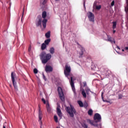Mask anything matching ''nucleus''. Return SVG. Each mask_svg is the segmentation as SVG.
Segmentation results:
<instances>
[{
  "label": "nucleus",
  "instance_id": "23",
  "mask_svg": "<svg viewBox=\"0 0 128 128\" xmlns=\"http://www.w3.org/2000/svg\"><path fill=\"white\" fill-rule=\"evenodd\" d=\"M87 122H88L89 124H91L92 126L94 125V121L90 120V119H88L87 120Z\"/></svg>",
  "mask_w": 128,
  "mask_h": 128
},
{
  "label": "nucleus",
  "instance_id": "25",
  "mask_svg": "<svg viewBox=\"0 0 128 128\" xmlns=\"http://www.w3.org/2000/svg\"><path fill=\"white\" fill-rule=\"evenodd\" d=\"M82 94L84 98H86V93L84 92V90H83L82 92Z\"/></svg>",
  "mask_w": 128,
  "mask_h": 128
},
{
  "label": "nucleus",
  "instance_id": "15",
  "mask_svg": "<svg viewBox=\"0 0 128 128\" xmlns=\"http://www.w3.org/2000/svg\"><path fill=\"white\" fill-rule=\"evenodd\" d=\"M46 108L48 112H52V108H50V104H46Z\"/></svg>",
  "mask_w": 128,
  "mask_h": 128
},
{
  "label": "nucleus",
  "instance_id": "19",
  "mask_svg": "<svg viewBox=\"0 0 128 128\" xmlns=\"http://www.w3.org/2000/svg\"><path fill=\"white\" fill-rule=\"evenodd\" d=\"M45 36L47 38H50V32L48 31V32H46Z\"/></svg>",
  "mask_w": 128,
  "mask_h": 128
},
{
  "label": "nucleus",
  "instance_id": "48",
  "mask_svg": "<svg viewBox=\"0 0 128 128\" xmlns=\"http://www.w3.org/2000/svg\"><path fill=\"white\" fill-rule=\"evenodd\" d=\"M23 14H24V10H23Z\"/></svg>",
  "mask_w": 128,
  "mask_h": 128
},
{
  "label": "nucleus",
  "instance_id": "12",
  "mask_svg": "<svg viewBox=\"0 0 128 128\" xmlns=\"http://www.w3.org/2000/svg\"><path fill=\"white\" fill-rule=\"evenodd\" d=\"M45 70L46 72H52V68L50 66L46 65L45 67Z\"/></svg>",
  "mask_w": 128,
  "mask_h": 128
},
{
  "label": "nucleus",
  "instance_id": "43",
  "mask_svg": "<svg viewBox=\"0 0 128 128\" xmlns=\"http://www.w3.org/2000/svg\"><path fill=\"white\" fill-rule=\"evenodd\" d=\"M126 12H128V8H127V9H126Z\"/></svg>",
  "mask_w": 128,
  "mask_h": 128
},
{
  "label": "nucleus",
  "instance_id": "46",
  "mask_svg": "<svg viewBox=\"0 0 128 128\" xmlns=\"http://www.w3.org/2000/svg\"><path fill=\"white\" fill-rule=\"evenodd\" d=\"M77 44H78V46H80V44H78V43H77Z\"/></svg>",
  "mask_w": 128,
  "mask_h": 128
},
{
  "label": "nucleus",
  "instance_id": "31",
  "mask_svg": "<svg viewBox=\"0 0 128 128\" xmlns=\"http://www.w3.org/2000/svg\"><path fill=\"white\" fill-rule=\"evenodd\" d=\"M122 98V94H120L118 95V98L119 100H120V98Z\"/></svg>",
  "mask_w": 128,
  "mask_h": 128
},
{
  "label": "nucleus",
  "instance_id": "2",
  "mask_svg": "<svg viewBox=\"0 0 128 128\" xmlns=\"http://www.w3.org/2000/svg\"><path fill=\"white\" fill-rule=\"evenodd\" d=\"M36 26H42V22L43 26V28H46V22H48V20L42 18V16H38L36 20Z\"/></svg>",
  "mask_w": 128,
  "mask_h": 128
},
{
  "label": "nucleus",
  "instance_id": "18",
  "mask_svg": "<svg viewBox=\"0 0 128 128\" xmlns=\"http://www.w3.org/2000/svg\"><path fill=\"white\" fill-rule=\"evenodd\" d=\"M50 52L51 54H54V47L50 48Z\"/></svg>",
  "mask_w": 128,
  "mask_h": 128
},
{
  "label": "nucleus",
  "instance_id": "35",
  "mask_svg": "<svg viewBox=\"0 0 128 128\" xmlns=\"http://www.w3.org/2000/svg\"><path fill=\"white\" fill-rule=\"evenodd\" d=\"M114 6V1L113 0L112 3H111V6Z\"/></svg>",
  "mask_w": 128,
  "mask_h": 128
},
{
  "label": "nucleus",
  "instance_id": "40",
  "mask_svg": "<svg viewBox=\"0 0 128 128\" xmlns=\"http://www.w3.org/2000/svg\"><path fill=\"white\" fill-rule=\"evenodd\" d=\"M125 50H128V47L125 48Z\"/></svg>",
  "mask_w": 128,
  "mask_h": 128
},
{
  "label": "nucleus",
  "instance_id": "44",
  "mask_svg": "<svg viewBox=\"0 0 128 128\" xmlns=\"http://www.w3.org/2000/svg\"><path fill=\"white\" fill-rule=\"evenodd\" d=\"M113 33H114V34H115V33H116V30H113Z\"/></svg>",
  "mask_w": 128,
  "mask_h": 128
},
{
  "label": "nucleus",
  "instance_id": "24",
  "mask_svg": "<svg viewBox=\"0 0 128 128\" xmlns=\"http://www.w3.org/2000/svg\"><path fill=\"white\" fill-rule=\"evenodd\" d=\"M50 42V39H47L44 41V44H48Z\"/></svg>",
  "mask_w": 128,
  "mask_h": 128
},
{
  "label": "nucleus",
  "instance_id": "33",
  "mask_svg": "<svg viewBox=\"0 0 128 128\" xmlns=\"http://www.w3.org/2000/svg\"><path fill=\"white\" fill-rule=\"evenodd\" d=\"M90 92V89L86 90V92L87 94H88V92Z\"/></svg>",
  "mask_w": 128,
  "mask_h": 128
},
{
  "label": "nucleus",
  "instance_id": "32",
  "mask_svg": "<svg viewBox=\"0 0 128 128\" xmlns=\"http://www.w3.org/2000/svg\"><path fill=\"white\" fill-rule=\"evenodd\" d=\"M83 127L84 128H88V124H83Z\"/></svg>",
  "mask_w": 128,
  "mask_h": 128
},
{
  "label": "nucleus",
  "instance_id": "34",
  "mask_svg": "<svg viewBox=\"0 0 128 128\" xmlns=\"http://www.w3.org/2000/svg\"><path fill=\"white\" fill-rule=\"evenodd\" d=\"M42 102H44V104H46V100H44V98H42Z\"/></svg>",
  "mask_w": 128,
  "mask_h": 128
},
{
  "label": "nucleus",
  "instance_id": "1",
  "mask_svg": "<svg viewBox=\"0 0 128 128\" xmlns=\"http://www.w3.org/2000/svg\"><path fill=\"white\" fill-rule=\"evenodd\" d=\"M40 57L42 64H46L52 58V54H46V52H42L40 54Z\"/></svg>",
  "mask_w": 128,
  "mask_h": 128
},
{
  "label": "nucleus",
  "instance_id": "22",
  "mask_svg": "<svg viewBox=\"0 0 128 128\" xmlns=\"http://www.w3.org/2000/svg\"><path fill=\"white\" fill-rule=\"evenodd\" d=\"M112 28L113 30H114V28H116V22H112Z\"/></svg>",
  "mask_w": 128,
  "mask_h": 128
},
{
  "label": "nucleus",
  "instance_id": "37",
  "mask_svg": "<svg viewBox=\"0 0 128 128\" xmlns=\"http://www.w3.org/2000/svg\"><path fill=\"white\" fill-rule=\"evenodd\" d=\"M83 84H84V86H86V82H83Z\"/></svg>",
  "mask_w": 128,
  "mask_h": 128
},
{
  "label": "nucleus",
  "instance_id": "41",
  "mask_svg": "<svg viewBox=\"0 0 128 128\" xmlns=\"http://www.w3.org/2000/svg\"><path fill=\"white\" fill-rule=\"evenodd\" d=\"M6 124H4V125H3V128H6Z\"/></svg>",
  "mask_w": 128,
  "mask_h": 128
},
{
  "label": "nucleus",
  "instance_id": "6",
  "mask_svg": "<svg viewBox=\"0 0 128 128\" xmlns=\"http://www.w3.org/2000/svg\"><path fill=\"white\" fill-rule=\"evenodd\" d=\"M15 77H16V73H14V72H12L11 78L13 86L15 90H18V86H16V80H14Z\"/></svg>",
  "mask_w": 128,
  "mask_h": 128
},
{
  "label": "nucleus",
  "instance_id": "29",
  "mask_svg": "<svg viewBox=\"0 0 128 128\" xmlns=\"http://www.w3.org/2000/svg\"><path fill=\"white\" fill-rule=\"evenodd\" d=\"M100 8H102V6L99 5L98 6H96V10H100Z\"/></svg>",
  "mask_w": 128,
  "mask_h": 128
},
{
  "label": "nucleus",
  "instance_id": "7",
  "mask_svg": "<svg viewBox=\"0 0 128 128\" xmlns=\"http://www.w3.org/2000/svg\"><path fill=\"white\" fill-rule=\"evenodd\" d=\"M39 110H38V122H40V128H42V110H40V105H38Z\"/></svg>",
  "mask_w": 128,
  "mask_h": 128
},
{
  "label": "nucleus",
  "instance_id": "17",
  "mask_svg": "<svg viewBox=\"0 0 128 128\" xmlns=\"http://www.w3.org/2000/svg\"><path fill=\"white\" fill-rule=\"evenodd\" d=\"M46 44L44 43L42 44V46H41V48L42 50H46Z\"/></svg>",
  "mask_w": 128,
  "mask_h": 128
},
{
  "label": "nucleus",
  "instance_id": "26",
  "mask_svg": "<svg viewBox=\"0 0 128 128\" xmlns=\"http://www.w3.org/2000/svg\"><path fill=\"white\" fill-rule=\"evenodd\" d=\"M85 108H88V104L86 102H85L84 104V106Z\"/></svg>",
  "mask_w": 128,
  "mask_h": 128
},
{
  "label": "nucleus",
  "instance_id": "36",
  "mask_svg": "<svg viewBox=\"0 0 128 128\" xmlns=\"http://www.w3.org/2000/svg\"><path fill=\"white\" fill-rule=\"evenodd\" d=\"M43 76V78L44 80H46V76H44V74H42Z\"/></svg>",
  "mask_w": 128,
  "mask_h": 128
},
{
  "label": "nucleus",
  "instance_id": "13",
  "mask_svg": "<svg viewBox=\"0 0 128 128\" xmlns=\"http://www.w3.org/2000/svg\"><path fill=\"white\" fill-rule=\"evenodd\" d=\"M80 50H81V52H80V58H82L84 55V52H85L84 48L82 46H80Z\"/></svg>",
  "mask_w": 128,
  "mask_h": 128
},
{
  "label": "nucleus",
  "instance_id": "42",
  "mask_svg": "<svg viewBox=\"0 0 128 128\" xmlns=\"http://www.w3.org/2000/svg\"><path fill=\"white\" fill-rule=\"evenodd\" d=\"M116 48H118V50H120V47L118 46H116Z\"/></svg>",
  "mask_w": 128,
  "mask_h": 128
},
{
  "label": "nucleus",
  "instance_id": "16",
  "mask_svg": "<svg viewBox=\"0 0 128 128\" xmlns=\"http://www.w3.org/2000/svg\"><path fill=\"white\" fill-rule=\"evenodd\" d=\"M42 18H44V20H46L45 18H46V12L44 11L42 13Z\"/></svg>",
  "mask_w": 128,
  "mask_h": 128
},
{
  "label": "nucleus",
  "instance_id": "20",
  "mask_svg": "<svg viewBox=\"0 0 128 128\" xmlns=\"http://www.w3.org/2000/svg\"><path fill=\"white\" fill-rule=\"evenodd\" d=\"M78 104H79L80 108L84 107V103L81 100L78 101Z\"/></svg>",
  "mask_w": 128,
  "mask_h": 128
},
{
  "label": "nucleus",
  "instance_id": "11",
  "mask_svg": "<svg viewBox=\"0 0 128 128\" xmlns=\"http://www.w3.org/2000/svg\"><path fill=\"white\" fill-rule=\"evenodd\" d=\"M57 114L62 118V110H60V106H58L56 108Z\"/></svg>",
  "mask_w": 128,
  "mask_h": 128
},
{
  "label": "nucleus",
  "instance_id": "3",
  "mask_svg": "<svg viewBox=\"0 0 128 128\" xmlns=\"http://www.w3.org/2000/svg\"><path fill=\"white\" fill-rule=\"evenodd\" d=\"M66 110L70 118H74V114H76V110L72 104L70 105V107L66 106Z\"/></svg>",
  "mask_w": 128,
  "mask_h": 128
},
{
  "label": "nucleus",
  "instance_id": "5",
  "mask_svg": "<svg viewBox=\"0 0 128 128\" xmlns=\"http://www.w3.org/2000/svg\"><path fill=\"white\" fill-rule=\"evenodd\" d=\"M58 90L60 100H61L62 102H64V92H62V88L58 87Z\"/></svg>",
  "mask_w": 128,
  "mask_h": 128
},
{
  "label": "nucleus",
  "instance_id": "47",
  "mask_svg": "<svg viewBox=\"0 0 128 128\" xmlns=\"http://www.w3.org/2000/svg\"><path fill=\"white\" fill-rule=\"evenodd\" d=\"M56 0V2H58V0Z\"/></svg>",
  "mask_w": 128,
  "mask_h": 128
},
{
  "label": "nucleus",
  "instance_id": "9",
  "mask_svg": "<svg viewBox=\"0 0 128 128\" xmlns=\"http://www.w3.org/2000/svg\"><path fill=\"white\" fill-rule=\"evenodd\" d=\"M88 16L89 20L94 22V14L92 12H90L88 13Z\"/></svg>",
  "mask_w": 128,
  "mask_h": 128
},
{
  "label": "nucleus",
  "instance_id": "28",
  "mask_svg": "<svg viewBox=\"0 0 128 128\" xmlns=\"http://www.w3.org/2000/svg\"><path fill=\"white\" fill-rule=\"evenodd\" d=\"M54 120H55L56 122H58V116H54Z\"/></svg>",
  "mask_w": 128,
  "mask_h": 128
},
{
  "label": "nucleus",
  "instance_id": "30",
  "mask_svg": "<svg viewBox=\"0 0 128 128\" xmlns=\"http://www.w3.org/2000/svg\"><path fill=\"white\" fill-rule=\"evenodd\" d=\"M34 74H38V69H36V68H34Z\"/></svg>",
  "mask_w": 128,
  "mask_h": 128
},
{
  "label": "nucleus",
  "instance_id": "27",
  "mask_svg": "<svg viewBox=\"0 0 128 128\" xmlns=\"http://www.w3.org/2000/svg\"><path fill=\"white\" fill-rule=\"evenodd\" d=\"M40 4L43 5L46 4V0H40Z\"/></svg>",
  "mask_w": 128,
  "mask_h": 128
},
{
  "label": "nucleus",
  "instance_id": "45",
  "mask_svg": "<svg viewBox=\"0 0 128 128\" xmlns=\"http://www.w3.org/2000/svg\"><path fill=\"white\" fill-rule=\"evenodd\" d=\"M122 52H124V50L122 49Z\"/></svg>",
  "mask_w": 128,
  "mask_h": 128
},
{
  "label": "nucleus",
  "instance_id": "38",
  "mask_svg": "<svg viewBox=\"0 0 128 128\" xmlns=\"http://www.w3.org/2000/svg\"><path fill=\"white\" fill-rule=\"evenodd\" d=\"M30 50H32V47L30 46L29 48H28V52H30Z\"/></svg>",
  "mask_w": 128,
  "mask_h": 128
},
{
  "label": "nucleus",
  "instance_id": "4",
  "mask_svg": "<svg viewBox=\"0 0 128 128\" xmlns=\"http://www.w3.org/2000/svg\"><path fill=\"white\" fill-rule=\"evenodd\" d=\"M71 70H72L70 68V66L68 64H66L65 65V69L64 70V74H65L66 78H68V80H70V78H68V76H70Z\"/></svg>",
  "mask_w": 128,
  "mask_h": 128
},
{
  "label": "nucleus",
  "instance_id": "39",
  "mask_svg": "<svg viewBox=\"0 0 128 128\" xmlns=\"http://www.w3.org/2000/svg\"><path fill=\"white\" fill-rule=\"evenodd\" d=\"M94 126H98V124H93Z\"/></svg>",
  "mask_w": 128,
  "mask_h": 128
},
{
  "label": "nucleus",
  "instance_id": "14",
  "mask_svg": "<svg viewBox=\"0 0 128 128\" xmlns=\"http://www.w3.org/2000/svg\"><path fill=\"white\" fill-rule=\"evenodd\" d=\"M107 36H108L107 40L108 42H111V44H112V42H114V44H116V40H114V39H113L112 40V38L108 35H107Z\"/></svg>",
  "mask_w": 128,
  "mask_h": 128
},
{
  "label": "nucleus",
  "instance_id": "21",
  "mask_svg": "<svg viewBox=\"0 0 128 128\" xmlns=\"http://www.w3.org/2000/svg\"><path fill=\"white\" fill-rule=\"evenodd\" d=\"M94 112V111L92 109H90L88 110V116H92V113Z\"/></svg>",
  "mask_w": 128,
  "mask_h": 128
},
{
  "label": "nucleus",
  "instance_id": "10",
  "mask_svg": "<svg viewBox=\"0 0 128 128\" xmlns=\"http://www.w3.org/2000/svg\"><path fill=\"white\" fill-rule=\"evenodd\" d=\"M70 82L72 86V88L74 92H76V88H74V81L72 76H70Z\"/></svg>",
  "mask_w": 128,
  "mask_h": 128
},
{
  "label": "nucleus",
  "instance_id": "8",
  "mask_svg": "<svg viewBox=\"0 0 128 128\" xmlns=\"http://www.w3.org/2000/svg\"><path fill=\"white\" fill-rule=\"evenodd\" d=\"M94 120L96 122H102V116L99 114L96 113L94 114Z\"/></svg>",
  "mask_w": 128,
  "mask_h": 128
}]
</instances>
